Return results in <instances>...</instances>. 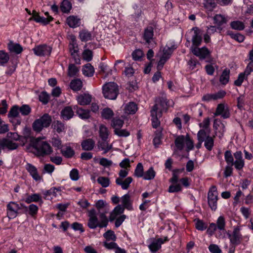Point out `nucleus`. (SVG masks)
Here are the masks:
<instances>
[{"label": "nucleus", "instance_id": "nucleus-47", "mask_svg": "<svg viewBox=\"0 0 253 253\" xmlns=\"http://www.w3.org/2000/svg\"><path fill=\"white\" fill-rule=\"evenodd\" d=\"M122 203L123 206L127 209H131V202L130 196L128 194H126L121 198Z\"/></svg>", "mask_w": 253, "mask_h": 253}, {"label": "nucleus", "instance_id": "nucleus-15", "mask_svg": "<svg viewBox=\"0 0 253 253\" xmlns=\"http://www.w3.org/2000/svg\"><path fill=\"white\" fill-rule=\"evenodd\" d=\"M34 53L39 56H48L50 54L52 48L46 45H40L33 48Z\"/></svg>", "mask_w": 253, "mask_h": 253}, {"label": "nucleus", "instance_id": "nucleus-8", "mask_svg": "<svg viewBox=\"0 0 253 253\" xmlns=\"http://www.w3.org/2000/svg\"><path fill=\"white\" fill-rule=\"evenodd\" d=\"M33 147L37 151L42 155H49L52 152V148L46 142L41 141L40 138L35 140Z\"/></svg>", "mask_w": 253, "mask_h": 253}, {"label": "nucleus", "instance_id": "nucleus-10", "mask_svg": "<svg viewBox=\"0 0 253 253\" xmlns=\"http://www.w3.org/2000/svg\"><path fill=\"white\" fill-rule=\"evenodd\" d=\"M209 134L203 130H200L198 133V137L201 142H205L204 145L206 148L209 150H211L213 146V138L209 136Z\"/></svg>", "mask_w": 253, "mask_h": 253}, {"label": "nucleus", "instance_id": "nucleus-62", "mask_svg": "<svg viewBox=\"0 0 253 253\" xmlns=\"http://www.w3.org/2000/svg\"><path fill=\"white\" fill-rule=\"evenodd\" d=\"M114 133L120 137H127L129 135V132L126 129H121V128L114 130Z\"/></svg>", "mask_w": 253, "mask_h": 253}, {"label": "nucleus", "instance_id": "nucleus-53", "mask_svg": "<svg viewBox=\"0 0 253 253\" xmlns=\"http://www.w3.org/2000/svg\"><path fill=\"white\" fill-rule=\"evenodd\" d=\"M101 115L103 118L110 119L114 116V113L111 109L106 108L103 110Z\"/></svg>", "mask_w": 253, "mask_h": 253}, {"label": "nucleus", "instance_id": "nucleus-30", "mask_svg": "<svg viewBox=\"0 0 253 253\" xmlns=\"http://www.w3.org/2000/svg\"><path fill=\"white\" fill-rule=\"evenodd\" d=\"M74 113L72 108L70 107H65L61 112V118L65 120H68L74 116Z\"/></svg>", "mask_w": 253, "mask_h": 253}, {"label": "nucleus", "instance_id": "nucleus-26", "mask_svg": "<svg viewBox=\"0 0 253 253\" xmlns=\"http://www.w3.org/2000/svg\"><path fill=\"white\" fill-rule=\"evenodd\" d=\"M137 105L134 102H129L124 106V113L126 115H132L137 111Z\"/></svg>", "mask_w": 253, "mask_h": 253}, {"label": "nucleus", "instance_id": "nucleus-27", "mask_svg": "<svg viewBox=\"0 0 253 253\" xmlns=\"http://www.w3.org/2000/svg\"><path fill=\"white\" fill-rule=\"evenodd\" d=\"M252 71V69L249 68V67H247L245 71L240 73L238 77L237 80H236L234 82V84L237 86H240L243 83V81L247 79V76L251 73Z\"/></svg>", "mask_w": 253, "mask_h": 253}, {"label": "nucleus", "instance_id": "nucleus-52", "mask_svg": "<svg viewBox=\"0 0 253 253\" xmlns=\"http://www.w3.org/2000/svg\"><path fill=\"white\" fill-rule=\"evenodd\" d=\"M60 8L62 12L67 13L71 9L72 5L70 1L64 0L61 3Z\"/></svg>", "mask_w": 253, "mask_h": 253}, {"label": "nucleus", "instance_id": "nucleus-4", "mask_svg": "<svg viewBox=\"0 0 253 253\" xmlns=\"http://www.w3.org/2000/svg\"><path fill=\"white\" fill-rule=\"evenodd\" d=\"M175 48V45H172L170 47L169 45H166L162 50L159 51L158 55L160 58L157 65L158 70H161L163 68L164 64L169 58L173 50Z\"/></svg>", "mask_w": 253, "mask_h": 253}, {"label": "nucleus", "instance_id": "nucleus-38", "mask_svg": "<svg viewBox=\"0 0 253 253\" xmlns=\"http://www.w3.org/2000/svg\"><path fill=\"white\" fill-rule=\"evenodd\" d=\"M95 142L90 139H86L83 141L82 143V146L84 150H91L94 146Z\"/></svg>", "mask_w": 253, "mask_h": 253}, {"label": "nucleus", "instance_id": "nucleus-54", "mask_svg": "<svg viewBox=\"0 0 253 253\" xmlns=\"http://www.w3.org/2000/svg\"><path fill=\"white\" fill-rule=\"evenodd\" d=\"M97 180L103 187H107L110 185V180L108 177L99 176Z\"/></svg>", "mask_w": 253, "mask_h": 253}, {"label": "nucleus", "instance_id": "nucleus-59", "mask_svg": "<svg viewBox=\"0 0 253 253\" xmlns=\"http://www.w3.org/2000/svg\"><path fill=\"white\" fill-rule=\"evenodd\" d=\"M195 227L199 230L203 231L207 228V225L201 220L196 219L194 220Z\"/></svg>", "mask_w": 253, "mask_h": 253}, {"label": "nucleus", "instance_id": "nucleus-12", "mask_svg": "<svg viewBox=\"0 0 253 253\" xmlns=\"http://www.w3.org/2000/svg\"><path fill=\"white\" fill-rule=\"evenodd\" d=\"M208 203L212 210H215L217 208V191L215 187L211 188L208 193Z\"/></svg>", "mask_w": 253, "mask_h": 253}, {"label": "nucleus", "instance_id": "nucleus-40", "mask_svg": "<svg viewBox=\"0 0 253 253\" xmlns=\"http://www.w3.org/2000/svg\"><path fill=\"white\" fill-rule=\"evenodd\" d=\"M229 74L230 71L227 69H225L222 72L219 79V82L221 84L225 85L228 83L229 80Z\"/></svg>", "mask_w": 253, "mask_h": 253}, {"label": "nucleus", "instance_id": "nucleus-41", "mask_svg": "<svg viewBox=\"0 0 253 253\" xmlns=\"http://www.w3.org/2000/svg\"><path fill=\"white\" fill-rule=\"evenodd\" d=\"M213 127L216 130V133L217 134V132H219L221 133V135H222L224 131V125L220 122V120L216 119L214 120L213 124Z\"/></svg>", "mask_w": 253, "mask_h": 253}, {"label": "nucleus", "instance_id": "nucleus-20", "mask_svg": "<svg viewBox=\"0 0 253 253\" xmlns=\"http://www.w3.org/2000/svg\"><path fill=\"white\" fill-rule=\"evenodd\" d=\"M216 225L217 229L219 230L220 234L219 235L220 238H225L226 234H227V230H225V219L223 216L218 217L216 220Z\"/></svg>", "mask_w": 253, "mask_h": 253}, {"label": "nucleus", "instance_id": "nucleus-51", "mask_svg": "<svg viewBox=\"0 0 253 253\" xmlns=\"http://www.w3.org/2000/svg\"><path fill=\"white\" fill-rule=\"evenodd\" d=\"M144 169L141 163H138L135 169L134 175L137 177H143L144 175Z\"/></svg>", "mask_w": 253, "mask_h": 253}, {"label": "nucleus", "instance_id": "nucleus-60", "mask_svg": "<svg viewBox=\"0 0 253 253\" xmlns=\"http://www.w3.org/2000/svg\"><path fill=\"white\" fill-rule=\"evenodd\" d=\"M209 125L210 119L209 118L205 119L202 123L199 124L200 127L202 128L201 130H203L205 131L207 133H209V130L208 129Z\"/></svg>", "mask_w": 253, "mask_h": 253}, {"label": "nucleus", "instance_id": "nucleus-55", "mask_svg": "<svg viewBox=\"0 0 253 253\" xmlns=\"http://www.w3.org/2000/svg\"><path fill=\"white\" fill-rule=\"evenodd\" d=\"M135 71L131 65H128L125 67L124 74L125 75L129 78L132 77L134 74Z\"/></svg>", "mask_w": 253, "mask_h": 253}, {"label": "nucleus", "instance_id": "nucleus-49", "mask_svg": "<svg viewBox=\"0 0 253 253\" xmlns=\"http://www.w3.org/2000/svg\"><path fill=\"white\" fill-rule=\"evenodd\" d=\"M153 37V30L152 28H148L145 29L144 34V38L147 42L149 43L152 41Z\"/></svg>", "mask_w": 253, "mask_h": 253}, {"label": "nucleus", "instance_id": "nucleus-7", "mask_svg": "<svg viewBox=\"0 0 253 253\" xmlns=\"http://www.w3.org/2000/svg\"><path fill=\"white\" fill-rule=\"evenodd\" d=\"M175 144L177 149L182 150L185 148L187 151L192 149L194 146L193 141L187 135L178 136L175 140Z\"/></svg>", "mask_w": 253, "mask_h": 253}, {"label": "nucleus", "instance_id": "nucleus-56", "mask_svg": "<svg viewBox=\"0 0 253 253\" xmlns=\"http://www.w3.org/2000/svg\"><path fill=\"white\" fill-rule=\"evenodd\" d=\"M92 52L90 50L85 49L82 53V57L84 60L86 61H90L92 59Z\"/></svg>", "mask_w": 253, "mask_h": 253}, {"label": "nucleus", "instance_id": "nucleus-46", "mask_svg": "<svg viewBox=\"0 0 253 253\" xmlns=\"http://www.w3.org/2000/svg\"><path fill=\"white\" fill-rule=\"evenodd\" d=\"M59 194H60V191L59 189L56 188H52L46 192L45 196L47 199H49V197L52 199Z\"/></svg>", "mask_w": 253, "mask_h": 253}, {"label": "nucleus", "instance_id": "nucleus-31", "mask_svg": "<svg viewBox=\"0 0 253 253\" xmlns=\"http://www.w3.org/2000/svg\"><path fill=\"white\" fill-rule=\"evenodd\" d=\"M132 181V178L131 177H127L124 180L121 178H117L116 179V183L120 185L123 189H127L130 185V184Z\"/></svg>", "mask_w": 253, "mask_h": 253}, {"label": "nucleus", "instance_id": "nucleus-13", "mask_svg": "<svg viewBox=\"0 0 253 253\" xmlns=\"http://www.w3.org/2000/svg\"><path fill=\"white\" fill-rule=\"evenodd\" d=\"M25 169L29 172L34 180L36 182H41L42 180V176L39 173L37 168L30 163H27L25 166Z\"/></svg>", "mask_w": 253, "mask_h": 253}, {"label": "nucleus", "instance_id": "nucleus-34", "mask_svg": "<svg viewBox=\"0 0 253 253\" xmlns=\"http://www.w3.org/2000/svg\"><path fill=\"white\" fill-rule=\"evenodd\" d=\"M99 150H103L104 153L108 152L112 148V144H109L106 140H102V141H99L97 144Z\"/></svg>", "mask_w": 253, "mask_h": 253}, {"label": "nucleus", "instance_id": "nucleus-3", "mask_svg": "<svg viewBox=\"0 0 253 253\" xmlns=\"http://www.w3.org/2000/svg\"><path fill=\"white\" fill-rule=\"evenodd\" d=\"M167 102L166 99H162L157 101L156 104L151 110L152 126L157 127L160 124L159 119L161 117L163 111L167 109Z\"/></svg>", "mask_w": 253, "mask_h": 253}, {"label": "nucleus", "instance_id": "nucleus-57", "mask_svg": "<svg viewBox=\"0 0 253 253\" xmlns=\"http://www.w3.org/2000/svg\"><path fill=\"white\" fill-rule=\"evenodd\" d=\"M231 27L235 30H242L245 28L244 23L239 21H235L231 23Z\"/></svg>", "mask_w": 253, "mask_h": 253}, {"label": "nucleus", "instance_id": "nucleus-48", "mask_svg": "<svg viewBox=\"0 0 253 253\" xmlns=\"http://www.w3.org/2000/svg\"><path fill=\"white\" fill-rule=\"evenodd\" d=\"M79 37L82 41L87 42L91 40L92 36L90 32L86 30L80 32Z\"/></svg>", "mask_w": 253, "mask_h": 253}, {"label": "nucleus", "instance_id": "nucleus-24", "mask_svg": "<svg viewBox=\"0 0 253 253\" xmlns=\"http://www.w3.org/2000/svg\"><path fill=\"white\" fill-rule=\"evenodd\" d=\"M69 50L72 56H75L79 52V47L74 35L70 36Z\"/></svg>", "mask_w": 253, "mask_h": 253}, {"label": "nucleus", "instance_id": "nucleus-37", "mask_svg": "<svg viewBox=\"0 0 253 253\" xmlns=\"http://www.w3.org/2000/svg\"><path fill=\"white\" fill-rule=\"evenodd\" d=\"M156 175V172L153 167H150L148 169L144 172L143 176V179L145 180H150L153 179Z\"/></svg>", "mask_w": 253, "mask_h": 253}, {"label": "nucleus", "instance_id": "nucleus-21", "mask_svg": "<svg viewBox=\"0 0 253 253\" xmlns=\"http://www.w3.org/2000/svg\"><path fill=\"white\" fill-rule=\"evenodd\" d=\"M214 115H221L224 119L229 118L230 112L227 105L225 104H219L217 107Z\"/></svg>", "mask_w": 253, "mask_h": 253}, {"label": "nucleus", "instance_id": "nucleus-16", "mask_svg": "<svg viewBox=\"0 0 253 253\" xmlns=\"http://www.w3.org/2000/svg\"><path fill=\"white\" fill-rule=\"evenodd\" d=\"M190 50L193 54L201 59L206 58L210 54V51L205 46L201 48L191 47Z\"/></svg>", "mask_w": 253, "mask_h": 253}, {"label": "nucleus", "instance_id": "nucleus-63", "mask_svg": "<svg viewBox=\"0 0 253 253\" xmlns=\"http://www.w3.org/2000/svg\"><path fill=\"white\" fill-rule=\"evenodd\" d=\"M106 241H115L116 237L113 231L109 230L103 235Z\"/></svg>", "mask_w": 253, "mask_h": 253}, {"label": "nucleus", "instance_id": "nucleus-64", "mask_svg": "<svg viewBox=\"0 0 253 253\" xmlns=\"http://www.w3.org/2000/svg\"><path fill=\"white\" fill-rule=\"evenodd\" d=\"M79 72L78 68L74 65L71 64L68 67V75L70 77H73Z\"/></svg>", "mask_w": 253, "mask_h": 253}, {"label": "nucleus", "instance_id": "nucleus-28", "mask_svg": "<svg viewBox=\"0 0 253 253\" xmlns=\"http://www.w3.org/2000/svg\"><path fill=\"white\" fill-rule=\"evenodd\" d=\"M124 211V208L120 205H118L110 212L108 220H109L110 221H112L117 219L119 217L118 216L122 214Z\"/></svg>", "mask_w": 253, "mask_h": 253}, {"label": "nucleus", "instance_id": "nucleus-50", "mask_svg": "<svg viewBox=\"0 0 253 253\" xmlns=\"http://www.w3.org/2000/svg\"><path fill=\"white\" fill-rule=\"evenodd\" d=\"M61 151L62 155L66 158H71L74 155V151L69 146L62 148Z\"/></svg>", "mask_w": 253, "mask_h": 253}, {"label": "nucleus", "instance_id": "nucleus-11", "mask_svg": "<svg viewBox=\"0 0 253 253\" xmlns=\"http://www.w3.org/2000/svg\"><path fill=\"white\" fill-rule=\"evenodd\" d=\"M7 216L9 219L15 218L20 210V205L15 202H10L7 205Z\"/></svg>", "mask_w": 253, "mask_h": 253}, {"label": "nucleus", "instance_id": "nucleus-19", "mask_svg": "<svg viewBox=\"0 0 253 253\" xmlns=\"http://www.w3.org/2000/svg\"><path fill=\"white\" fill-rule=\"evenodd\" d=\"M168 241V239L167 237H165L163 238L154 239L148 246V248L151 252H156L161 248L162 244Z\"/></svg>", "mask_w": 253, "mask_h": 253}, {"label": "nucleus", "instance_id": "nucleus-61", "mask_svg": "<svg viewBox=\"0 0 253 253\" xmlns=\"http://www.w3.org/2000/svg\"><path fill=\"white\" fill-rule=\"evenodd\" d=\"M8 104L6 100L3 99L0 103V115H4L7 111Z\"/></svg>", "mask_w": 253, "mask_h": 253}, {"label": "nucleus", "instance_id": "nucleus-32", "mask_svg": "<svg viewBox=\"0 0 253 253\" xmlns=\"http://www.w3.org/2000/svg\"><path fill=\"white\" fill-rule=\"evenodd\" d=\"M7 47L10 52L16 54L20 53L23 50L20 44L14 43L12 42H10L8 43Z\"/></svg>", "mask_w": 253, "mask_h": 253}, {"label": "nucleus", "instance_id": "nucleus-42", "mask_svg": "<svg viewBox=\"0 0 253 253\" xmlns=\"http://www.w3.org/2000/svg\"><path fill=\"white\" fill-rule=\"evenodd\" d=\"M124 123V120L118 117H116L112 120L111 126L115 130L116 129L122 128Z\"/></svg>", "mask_w": 253, "mask_h": 253}, {"label": "nucleus", "instance_id": "nucleus-23", "mask_svg": "<svg viewBox=\"0 0 253 253\" xmlns=\"http://www.w3.org/2000/svg\"><path fill=\"white\" fill-rule=\"evenodd\" d=\"M73 108L76 110L77 115L81 119L86 120L90 118V113L89 110L84 109L81 107H78L77 105H75Z\"/></svg>", "mask_w": 253, "mask_h": 253}, {"label": "nucleus", "instance_id": "nucleus-25", "mask_svg": "<svg viewBox=\"0 0 253 253\" xmlns=\"http://www.w3.org/2000/svg\"><path fill=\"white\" fill-rule=\"evenodd\" d=\"M66 23L70 27L75 28L80 26L81 20L77 16L71 15L67 17Z\"/></svg>", "mask_w": 253, "mask_h": 253}, {"label": "nucleus", "instance_id": "nucleus-18", "mask_svg": "<svg viewBox=\"0 0 253 253\" xmlns=\"http://www.w3.org/2000/svg\"><path fill=\"white\" fill-rule=\"evenodd\" d=\"M192 31L193 32V35L192 38V45L191 47H198L202 42L201 31L197 27L193 28Z\"/></svg>", "mask_w": 253, "mask_h": 253}, {"label": "nucleus", "instance_id": "nucleus-29", "mask_svg": "<svg viewBox=\"0 0 253 253\" xmlns=\"http://www.w3.org/2000/svg\"><path fill=\"white\" fill-rule=\"evenodd\" d=\"M77 100L80 105H87L91 102V97L89 94H81L77 97Z\"/></svg>", "mask_w": 253, "mask_h": 253}, {"label": "nucleus", "instance_id": "nucleus-43", "mask_svg": "<svg viewBox=\"0 0 253 253\" xmlns=\"http://www.w3.org/2000/svg\"><path fill=\"white\" fill-rule=\"evenodd\" d=\"M70 86L74 91H78L82 87V82L80 80L76 79L71 81Z\"/></svg>", "mask_w": 253, "mask_h": 253}, {"label": "nucleus", "instance_id": "nucleus-9", "mask_svg": "<svg viewBox=\"0 0 253 253\" xmlns=\"http://www.w3.org/2000/svg\"><path fill=\"white\" fill-rule=\"evenodd\" d=\"M20 110L19 106L17 105H14L11 107L8 114V118L11 122L15 127L16 126L20 125L21 123V121L19 117Z\"/></svg>", "mask_w": 253, "mask_h": 253}, {"label": "nucleus", "instance_id": "nucleus-22", "mask_svg": "<svg viewBox=\"0 0 253 253\" xmlns=\"http://www.w3.org/2000/svg\"><path fill=\"white\" fill-rule=\"evenodd\" d=\"M234 156L235 159V162H233L235 168L238 170L241 169L245 165L241 151H237L234 154Z\"/></svg>", "mask_w": 253, "mask_h": 253}, {"label": "nucleus", "instance_id": "nucleus-44", "mask_svg": "<svg viewBox=\"0 0 253 253\" xmlns=\"http://www.w3.org/2000/svg\"><path fill=\"white\" fill-rule=\"evenodd\" d=\"M9 60L8 54L4 50H0V66H3L6 64Z\"/></svg>", "mask_w": 253, "mask_h": 253}, {"label": "nucleus", "instance_id": "nucleus-36", "mask_svg": "<svg viewBox=\"0 0 253 253\" xmlns=\"http://www.w3.org/2000/svg\"><path fill=\"white\" fill-rule=\"evenodd\" d=\"M213 20L214 24L218 27L226 24L228 21L227 18L221 14L216 15L214 17Z\"/></svg>", "mask_w": 253, "mask_h": 253}, {"label": "nucleus", "instance_id": "nucleus-45", "mask_svg": "<svg viewBox=\"0 0 253 253\" xmlns=\"http://www.w3.org/2000/svg\"><path fill=\"white\" fill-rule=\"evenodd\" d=\"M99 136L102 140H106L109 135V131L107 127L104 125H101L99 127Z\"/></svg>", "mask_w": 253, "mask_h": 253}, {"label": "nucleus", "instance_id": "nucleus-2", "mask_svg": "<svg viewBox=\"0 0 253 253\" xmlns=\"http://www.w3.org/2000/svg\"><path fill=\"white\" fill-rule=\"evenodd\" d=\"M22 136L16 132H9L6 137L0 140V148L4 150L13 151L17 149L20 146L19 141Z\"/></svg>", "mask_w": 253, "mask_h": 253}, {"label": "nucleus", "instance_id": "nucleus-35", "mask_svg": "<svg viewBox=\"0 0 253 253\" xmlns=\"http://www.w3.org/2000/svg\"><path fill=\"white\" fill-rule=\"evenodd\" d=\"M82 72L84 76L87 77H91L94 74V69L90 64L88 63L83 66Z\"/></svg>", "mask_w": 253, "mask_h": 253}, {"label": "nucleus", "instance_id": "nucleus-14", "mask_svg": "<svg viewBox=\"0 0 253 253\" xmlns=\"http://www.w3.org/2000/svg\"><path fill=\"white\" fill-rule=\"evenodd\" d=\"M44 14L46 16V18L40 16L38 12L36 11H33L32 13V17L30 19H32L36 22L40 23L43 25L47 24L52 21L53 18L48 15V13L47 12H45Z\"/></svg>", "mask_w": 253, "mask_h": 253}, {"label": "nucleus", "instance_id": "nucleus-58", "mask_svg": "<svg viewBox=\"0 0 253 253\" xmlns=\"http://www.w3.org/2000/svg\"><path fill=\"white\" fill-rule=\"evenodd\" d=\"M20 113L23 116H27L31 112V108L28 105H23L20 107H19Z\"/></svg>", "mask_w": 253, "mask_h": 253}, {"label": "nucleus", "instance_id": "nucleus-33", "mask_svg": "<svg viewBox=\"0 0 253 253\" xmlns=\"http://www.w3.org/2000/svg\"><path fill=\"white\" fill-rule=\"evenodd\" d=\"M94 206L98 211L102 210H106L104 212L107 213V211L109 210L110 207L108 203L103 200H99L95 202Z\"/></svg>", "mask_w": 253, "mask_h": 253}, {"label": "nucleus", "instance_id": "nucleus-6", "mask_svg": "<svg viewBox=\"0 0 253 253\" xmlns=\"http://www.w3.org/2000/svg\"><path fill=\"white\" fill-rule=\"evenodd\" d=\"M51 122V117L48 114H45L40 118L34 121L32 125L33 128L35 131L39 132L44 127L49 126Z\"/></svg>", "mask_w": 253, "mask_h": 253}, {"label": "nucleus", "instance_id": "nucleus-39", "mask_svg": "<svg viewBox=\"0 0 253 253\" xmlns=\"http://www.w3.org/2000/svg\"><path fill=\"white\" fill-rule=\"evenodd\" d=\"M26 203L30 204L32 202H42L41 196L39 194H34L28 196L25 200Z\"/></svg>", "mask_w": 253, "mask_h": 253}, {"label": "nucleus", "instance_id": "nucleus-1", "mask_svg": "<svg viewBox=\"0 0 253 253\" xmlns=\"http://www.w3.org/2000/svg\"><path fill=\"white\" fill-rule=\"evenodd\" d=\"M87 215L88 217L87 226L90 229H95L97 227H105L108 224V218L106 215V212L99 213V220L94 209L88 210Z\"/></svg>", "mask_w": 253, "mask_h": 253}, {"label": "nucleus", "instance_id": "nucleus-17", "mask_svg": "<svg viewBox=\"0 0 253 253\" xmlns=\"http://www.w3.org/2000/svg\"><path fill=\"white\" fill-rule=\"evenodd\" d=\"M226 233V238L228 237L229 238L231 244L237 245L240 243L241 239V235L238 229L235 228L232 234H230L229 231H227Z\"/></svg>", "mask_w": 253, "mask_h": 253}, {"label": "nucleus", "instance_id": "nucleus-5", "mask_svg": "<svg viewBox=\"0 0 253 253\" xmlns=\"http://www.w3.org/2000/svg\"><path fill=\"white\" fill-rule=\"evenodd\" d=\"M103 93L106 98L115 99L116 98L118 93V85L114 83H108L103 86Z\"/></svg>", "mask_w": 253, "mask_h": 253}]
</instances>
